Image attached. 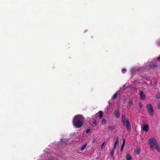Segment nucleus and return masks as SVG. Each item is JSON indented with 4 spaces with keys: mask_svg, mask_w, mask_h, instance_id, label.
Returning a JSON list of instances; mask_svg holds the SVG:
<instances>
[{
    "mask_svg": "<svg viewBox=\"0 0 160 160\" xmlns=\"http://www.w3.org/2000/svg\"><path fill=\"white\" fill-rule=\"evenodd\" d=\"M84 121V118L81 115H77L75 116L73 120V124L74 126L77 128H81Z\"/></svg>",
    "mask_w": 160,
    "mask_h": 160,
    "instance_id": "1",
    "label": "nucleus"
},
{
    "mask_svg": "<svg viewBox=\"0 0 160 160\" xmlns=\"http://www.w3.org/2000/svg\"><path fill=\"white\" fill-rule=\"evenodd\" d=\"M148 140L150 148L153 150L155 148L158 152H159L160 151V148L156 139L155 138H151L149 139Z\"/></svg>",
    "mask_w": 160,
    "mask_h": 160,
    "instance_id": "2",
    "label": "nucleus"
},
{
    "mask_svg": "<svg viewBox=\"0 0 160 160\" xmlns=\"http://www.w3.org/2000/svg\"><path fill=\"white\" fill-rule=\"evenodd\" d=\"M147 109H148L149 114L151 116L153 115V106L151 104H148L146 106Z\"/></svg>",
    "mask_w": 160,
    "mask_h": 160,
    "instance_id": "3",
    "label": "nucleus"
},
{
    "mask_svg": "<svg viewBox=\"0 0 160 160\" xmlns=\"http://www.w3.org/2000/svg\"><path fill=\"white\" fill-rule=\"evenodd\" d=\"M139 95H140L141 99L142 100H143L146 99V95L142 91H141L140 92Z\"/></svg>",
    "mask_w": 160,
    "mask_h": 160,
    "instance_id": "4",
    "label": "nucleus"
},
{
    "mask_svg": "<svg viewBox=\"0 0 160 160\" xmlns=\"http://www.w3.org/2000/svg\"><path fill=\"white\" fill-rule=\"evenodd\" d=\"M142 129L143 130H148L149 127L147 124H144L142 127Z\"/></svg>",
    "mask_w": 160,
    "mask_h": 160,
    "instance_id": "5",
    "label": "nucleus"
},
{
    "mask_svg": "<svg viewBox=\"0 0 160 160\" xmlns=\"http://www.w3.org/2000/svg\"><path fill=\"white\" fill-rule=\"evenodd\" d=\"M126 127V128L128 130L129 129L131 128V125L129 122V121L128 120H127V122L126 123L125 125Z\"/></svg>",
    "mask_w": 160,
    "mask_h": 160,
    "instance_id": "6",
    "label": "nucleus"
},
{
    "mask_svg": "<svg viewBox=\"0 0 160 160\" xmlns=\"http://www.w3.org/2000/svg\"><path fill=\"white\" fill-rule=\"evenodd\" d=\"M119 144V138L118 137H117V138L116 140L115 141V142L114 143L113 148L114 149H116L117 146Z\"/></svg>",
    "mask_w": 160,
    "mask_h": 160,
    "instance_id": "7",
    "label": "nucleus"
},
{
    "mask_svg": "<svg viewBox=\"0 0 160 160\" xmlns=\"http://www.w3.org/2000/svg\"><path fill=\"white\" fill-rule=\"evenodd\" d=\"M115 116L116 117L118 118L119 117H120V111L118 109L115 112Z\"/></svg>",
    "mask_w": 160,
    "mask_h": 160,
    "instance_id": "8",
    "label": "nucleus"
},
{
    "mask_svg": "<svg viewBox=\"0 0 160 160\" xmlns=\"http://www.w3.org/2000/svg\"><path fill=\"white\" fill-rule=\"evenodd\" d=\"M99 114V118L100 119H101L103 117V112L102 111H99L98 112Z\"/></svg>",
    "mask_w": 160,
    "mask_h": 160,
    "instance_id": "9",
    "label": "nucleus"
},
{
    "mask_svg": "<svg viewBox=\"0 0 160 160\" xmlns=\"http://www.w3.org/2000/svg\"><path fill=\"white\" fill-rule=\"evenodd\" d=\"M128 105L130 106H131L133 104L132 101L130 99L128 100Z\"/></svg>",
    "mask_w": 160,
    "mask_h": 160,
    "instance_id": "10",
    "label": "nucleus"
},
{
    "mask_svg": "<svg viewBox=\"0 0 160 160\" xmlns=\"http://www.w3.org/2000/svg\"><path fill=\"white\" fill-rule=\"evenodd\" d=\"M115 149H114V148H113L111 151V155L113 157V156H114V151H115Z\"/></svg>",
    "mask_w": 160,
    "mask_h": 160,
    "instance_id": "11",
    "label": "nucleus"
},
{
    "mask_svg": "<svg viewBox=\"0 0 160 160\" xmlns=\"http://www.w3.org/2000/svg\"><path fill=\"white\" fill-rule=\"evenodd\" d=\"M132 158L131 156L128 155L127 156L126 159L127 160H132Z\"/></svg>",
    "mask_w": 160,
    "mask_h": 160,
    "instance_id": "12",
    "label": "nucleus"
},
{
    "mask_svg": "<svg viewBox=\"0 0 160 160\" xmlns=\"http://www.w3.org/2000/svg\"><path fill=\"white\" fill-rule=\"evenodd\" d=\"M125 139H123V142L122 144L121 148H124V146L125 145Z\"/></svg>",
    "mask_w": 160,
    "mask_h": 160,
    "instance_id": "13",
    "label": "nucleus"
},
{
    "mask_svg": "<svg viewBox=\"0 0 160 160\" xmlns=\"http://www.w3.org/2000/svg\"><path fill=\"white\" fill-rule=\"evenodd\" d=\"M127 120H126V119H125V120H122V122L123 125H125L126 123L127 122Z\"/></svg>",
    "mask_w": 160,
    "mask_h": 160,
    "instance_id": "14",
    "label": "nucleus"
},
{
    "mask_svg": "<svg viewBox=\"0 0 160 160\" xmlns=\"http://www.w3.org/2000/svg\"><path fill=\"white\" fill-rule=\"evenodd\" d=\"M136 152L139 155L141 152V151L140 149H137L136 150Z\"/></svg>",
    "mask_w": 160,
    "mask_h": 160,
    "instance_id": "15",
    "label": "nucleus"
},
{
    "mask_svg": "<svg viewBox=\"0 0 160 160\" xmlns=\"http://www.w3.org/2000/svg\"><path fill=\"white\" fill-rule=\"evenodd\" d=\"M102 124H105L106 122V119L105 118H103L102 121Z\"/></svg>",
    "mask_w": 160,
    "mask_h": 160,
    "instance_id": "16",
    "label": "nucleus"
},
{
    "mask_svg": "<svg viewBox=\"0 0 160 160\" xmlns=\"http://www.w3.org/2000/svg\"><path fill=\"white\" fill-rule=\"evenodd\" d=\"M87 145V144H86V145H85L84 146L82 147L81 148V151H83L85 149V148L86 146Z\"/></svg>",
    "mask_w": 160,
    "mask_h": 160,
    "instance_id": "17",
    "label": "nucleus"
},
{
    "mask_svg": "<svg viewBox=\"0 0 160 160\" xmlns=\"http://www.w3.org/2000/svg\"><path fill=\"white\" fill-rule=\"evenodd\" d=\"M156 98L158 99L160 98V93H158L157 94Z\"/></svg>",
    "mask_w": 160,
    "mask_h": 160,
    "instance_id": "18",
    "label": "nucleus"
},
{
    "mask_svg": "<svg viewBox=\"0 0 160 160\" xmlns=\"http://www.w3.org/2000/svg\"><path fill=\"white\" fill-rule=\"evenodd\" d=\"M126 71V69H125V68H123V69H122V72L123 73H125V72Z\"/></svg>",
    "mask_w": 160,
    "mask_h": 160,
    "instance_id": "19",
    "label": "nucleus"
},
{
    "mask_svg": "<svg viewBox=\"0 0 160 160\" xmlns=\"http://www.w3.org/2000/svg\"><path fill=\"white\" fill-rule=\"evenodd\" d=\"M125 119H126L125 116L124 114H123L122 116V120H125Z\"/></svg>",
    "mask_w": 160,
    "mask_h": 160,
    "instance_id": "20",
    "label": "nucleus"
},
{
    "mask_svg": "<svg viewBox=\"0 0 160 160\" xmlns=\"http://www.w3.org/2000/svg\"><path fill=\"white\" fill-rule=\"evenodd\" d=\"M117 93H115L113 96V97H112V98L113 99H115L117 97Z\"/></svg>",
    "mask_w": 160,
    "mask_h": 160,
    "instance_id": "21",
    "label": "nucleus"
},
{
    "mask_svg": "<svg viewBox=\"0 0 160 160\" xmlns=\"http://www.w3.org/2000/svg\"><path fill=\"white\" fill-rule=\"evenodd\" d=\"M139 106L140 107V109L142 108V104L140 102H139Z\"/></svg>",
    "mask_w": 160,
    "mask_h": 160,
    "instance_id": "22",
    "label": "nucleus"
},
{
    "mask_svg": "<svg viewBox=\"0 0 160 160\" xmlns=\"http://www.w3.org/2000/svg\"><path fill=\"white\" fill-rule=\"evenodd\" d=\"M92 125L93 126H95L97 125L96 122L95 121L93 122Z\"/></svg>",
    "mask_w": 160,
    "mask_h": 160,
    "instance_id": "23",
    "label": "nucleus"
},
{
    "mask_svg": "<svg viewBox=\"0 0 160 160\" xmlns=\"http://www.w3.org/2000/svg\"><path fill=\"white\" fill-rule=\"evenodd\" d=\"M158 108L159 109H160V102H159L158 104Z\"/></svg>",
    "mask_w": 160,
    "mask_h": 160,
    "instance_id": "24",
    "label": "nucleus"
},
{
    "mask_svg": "<svg viewBox=\"0 0 160 160\" xmlns=\"http://www.w3.org/2000/svg\"><path fill=\"white\" fill-rule=\"evenodd\" d=\"M105 143V142H103V143L102 144V145H101V148H103V146L104 145Z\"/></svg>",
    "mask_w": 160,
    "mask_h": 160,
    "instance_id": "25",
    "label": "nucleus"
},
{
    "mask_svg": "<svg viewBox=\"0 0 160 160\" xmlns=\"http://www.w3.org/2000/svg\"><path fill=\"white\" fill-rule=\"evenodd\" d=\"M158 60H160V55L157 58Z\"/></svg>",
    "mask_w": 160,
    "mask_h": 160,
    "instance_id": "26",
    "label": "nucleus"
},
{
    "mask_svg": "<svg viewBox=\"0 0 160 160\" xmlns=\"http://www.w3.org/2000/svg\"><path fill=\"white\" fill-rule=\"evenodd\" d=\"M158 46L160 47V42H159L158 43Z\"/></svg>",
    "mask_w": 160,
    "mask_h": 160,
    "instance_id": "27",
    "label": "nucleus"
},
{
    "mask_svg": "<svg viewBox=\"0 0 160 160\" xmlns=\"http://www.w3.org/2000/svg\"><path fill=\"white\" fill-rule=\"evenodd\" d=\"M91 131H86V132L87 133H88L90 132Z\"/></svg>",
    "mask_w": 160,
    "mask_h": 160,
    "instance_id": "28",
    "label": "nucleus"
},
{
    "mask_svg": "<svg viewBox=\"0 0 160 160\" xmlns=\"http://www.w3.org/2000/svg\"><path fill=\"white\" fill-rule=\"evenodd\" d=\"M123 148H121V151H122L123 149Z\"/></svg>",
    "mask_w": 160,
    "mask_h": 160,
    "instance_id": "29",
    "label": "nucleus"
},
{
    "mask_svg": "<svg viewBox=\"0 0 160 160\" xmlns=\"http://www.w3.org/2000/svg\"><path fill=\"white\" fill-rule=\"evenodd\" d=\"M86 130H90L89 129H87Z\"/></svg>",
    "mask_w": 160,
    "mask_h": 160,
    "instance_id": "30",
    "label": "nucleus"
}]
</instances>
